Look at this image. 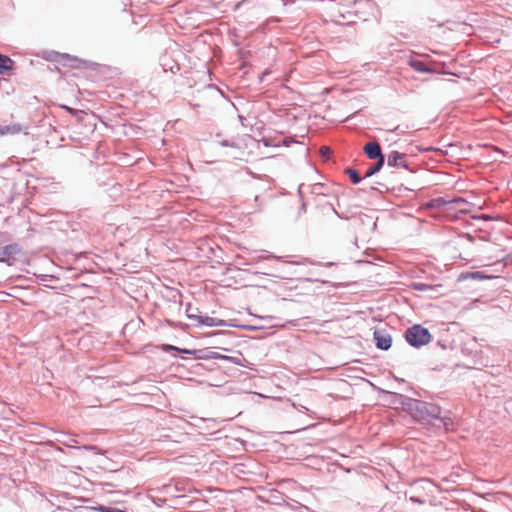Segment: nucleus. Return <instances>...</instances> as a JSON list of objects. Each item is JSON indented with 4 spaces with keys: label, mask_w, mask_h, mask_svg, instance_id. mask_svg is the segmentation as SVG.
<instances>
[{
    "label": "nucleus",
    "mask_w": 512,
    "mask_h": 512,
    "mask_svg": "<svg viewBox=\"0 0 512 512\" xmlns=\"http://www.w3.org/2000/svg\"><path fill=\"white\" fill-rule=\"evenodd\" d=\"M478 218H481V219H484V220H490V219H491V217H490V216H488V215H484V214H483V215H481V216H479Z\"/></svg>",
    "instance_id": "nucleus-28"
},
{
    "label": "nucleus",
    "mask_w": 512,
    "mask_h": 512,
    "mask_svg": "<svg viewBox=\"0 0 512 512\" xmlns=\"http://www.w3.org/2000/svg\"><path fill=\"white\" fill-rule=\"evenodd\" d=\"M376 347L380 350L387 351L392 346V337L385 330H375L373 333Z\"/></svg>",
    "instance_id": "nucleus-3"
},
{
    "label": "nucleus",
    "mask_w": 512,
    "mask_h": 512,
    "mask_svg": "<svg viewBox=\"0 0 512 512\" xmlns=\"http://www.w3.org/2000/svg\"><path fill=\"white\" fill-rule=\"evenodd\" d=\"M219 144L222 147H232V148L238 147V145L234 141H230V140H222L219 142Z\"/></svg>",
    "instance_id": "nucleus-19"
},
{
    "label": "nucleus",
    "mask_w": 512,
    "mask_h": 512,
    "mask_svg": "<svg viewBox=\"0 0 512 512\" xmlns=\"http://www.w3.org/2000/svg\"><path fill=\"white\" fill-rule=\"evenodd\" d=\"M320 152H321V155H322L323 157L328 158V157H329V155H330V153H331V150H330V148H329V147H327V146H323V147H321Z\"/></svg>",
    "instance_id": "nucleus-21"
},
{
    "label": "nucleus",
    "mask_w": 512,
    "mask_h": 512,
    "mask_svg": "<svg viewBox=\"0 0 512 512\" xmlns=\"http://www.w3.org/2000/svg\"><path fill=\"white\" fill-rule=\"evenodd\" d=\"M412 287L414 290H417V291H427V290L432 289V286L425 284V283H420V282L413 283Z\"/></svg>",
    "instance_id": "nucleus-16"
},
{
    "label": "nucleus",
    "mask_w": 512,
    "mask_h": 512,
    "mask_svg": "<svg viewBox=\"0 0 512 512\" xmlns=\"http://www.w3.org/2000/svg\"><path fill=\"white\" fill-rule=\"evenodd\" d=\"M19 253L20 247L18 244L0 246V262L10 264V261L14 260L15 256Z\"/></svg>",
    "instance_id": "nucleus-4"
},
{
    "label": "nucleus",
    "mask_w": 512,
    "mask_h": 512,
    "mask_svg": "<svg viewBox=\"0 0 512 512\" xmlns=\"http://www.w3.org/2000/svg\"><path fill=\"white\" fill-rule=\"evenodd\" d=\"M345 173L350 177L353 184H359L362 180L358 172L353 168H347Z\"/></svg>",
    "instance_id": "nucleus-14"
},
{
    "label": "nucleus",
    "mask_w": 512,
    "mask_h": 512,
    "mask_svg": "<svg viewBox=\"0 0 512 512\" xmlns=\"http://www.w3.org/2000/svg\"><path fill=\"white\" fill-rule=\"evenodd\" d=\"M387 165L390 167L405 168L409 170L406 155L398 151H392L388 154Z\"/></svg>",
    "instance_id": "nucleus-5"
},
{
    "label": "nucleus",
    "mask_w": 512,
    "mask_h": 512,
    "mask_svg": "<svg viewBox=\"0 0 512 512\" xmlns=\"http://www.w3.org/2000/svg\"><path fill=\"white\" fill-rule=\"evenodd\" d=\"M401 398V404L406 407V409L419 420H429V419H437L444 420V416L442 415L443 411L441 407L437 404L425 402L417 399H412L409 397H404L403 395H399Z\"/></svg>",
    "instance_id": "nucleus-1"
},
{
    "label": "nucleus",
    "mask_w": 512,
    "mask_h": 512,
    "mask_svg": "<svg viewBox=\"0 0 512 512\" xmlns=\"http://www.w3.org/2000/svg\"><path fill=\"white\" fill-rule=\"evenodd\" d=\"M509 260H512V253H511V254H509V255H507V257L504 259V261H505V262H507V261H509ZM505 265H506V263H504V264L502 265V268H504V267H505Z\"/></svg>",
    "instance_id": "nucleus-27"
},
{
    "label": "nucleus",
    "mask_w": 512,
    "mask_h": 512,
    "mask_svg": "<svg viewBox=\"0 0 512 512\" xmlns=\"http://www.w3.org/2000/svg\"><path fill=\"white\" fill-rule=\"evenodd\" d=\"M451 202H453V203H466V201L463 198H455Z\"/></svg>",
    "instance_id": "nucleus-22"
},
{
    "label": "nucleus",
    "mask_w": 512,
    "mask_h": 512,
    "mask_svg": "<svg viewBox=\"0 0 512 512\" xmlns=\"http://www.w3.org/2000/svg\"><path fill=\"white\" fill-rule=\"evenodd\" d=\"M207 358H210V359H225V360H228V361L231 360V357L219 354L217 352H211V354L209 356H207Z\"/></svg>",
    "instance_id": "nucleus-17"
},
{
    "label": "nucleus",
    "mask_w": 512,
    "mask_h": 512,
    "mask_svg": "<svg viewBox=\"0 0 512 512\" xmlns=\"http://www.w3.org/2000/svg\"><path fill=\"white\" fill-rule=\"evenodd\" d=\"M305 211H306V203L302 202L301 207L299 209V213H302V212H305Z\"/></svg>",
    "instance_id": "nucleus-25"
},
{
    "label": "nucleus",
    "mask_w": 512,
    "mask_h": 512,
    "mask_svg": "<svg viewBox=\"0 0 512 512\" xmlns=\"http://www.w3.org/2000/svg\"><path fill=\"white\" fill-rule=\"evenodd\" d=\"M364 153L369 159L380 160L381 158H385L382 153L381 146L378 142H368L364 146Z\"/></svg>",
    "instance_id": "nucleus-6"
},
{
    "label": "nucleus",
    "mask_w": 512,
    "mask_h": 512,
    "mask_svg": "<svg viewBox=\"0 0 512 512\" xmlns=\"http://www.w3.org/2000/svg\"><path fill=\"white\" fill-rule=\"evenodd\" d=\"M496 278L495 276L493 275H489V274H486L482 271H473V272H462L459 277H458V280L459 281H464V280H491V279H494Z\"/></svg>",
    "instance_id": "nucleus-7"
},
{
    "label": "nucleus",
    "mask_w": 512,
    "mask_h": 512,
    "mask_svg": "<svg viewBox=\"0 0 512 512\" xmlns=\"http://www.w3.org/2000/svg\"><path fill=\"white\" fill-rule=\"evenodd\" d=\"M163 350L165 352H169V351H177V352H182V353H186V354H194L196 353V351H192V350H189V349H180V348H177L176 346H173V345H170V344H164L163 345Z\"/></svg>",
    "instance_id": "nucleus-15"
},
{
    "label": "nucleus",
    "mask_w": 512,
    "mask_h": 512,
    "mask_svg": "<svg viewBox=\"0 0 512 512\" xmlns=\"http://www.w3.org/2000/svg\"><path fill=\"white\" fill-rule=\"evenodd\" d=\"M97 509L101 512H120L121 511V509H119V508L107 507V506H103V505H100Z\"/></svg>",
    "instance_id": "nucleus-18"
},
{
    "label": "nucleus",
    "mask_w": 512,
    "mask_h": 512,
    "mask_svg": "<svg viewBox=\"0 0 512 512\" xmlns=\"http://www.w3.org/2000/svg\"><path fill=\"white\" fill-rule=\"evenodd\" d=\"M405 339L410 346L420 348L428 344L432 336L427 328L419 324L412 325L405 331Z\"/></svg>",
    "instance_id": "nucleus-2"
},
{
    "label": "nucleus",
    "mask_w": 512,
    "mask_h": 512,
    "mask_svg": "<svg viewBox=\"0 0 512 512\" xmlns=\"http://www.w3.org/2000/svg\"><path fill=\"white\" fill-rule=\"evenodd\" d=\"M271 20H272V21H276V22H277V21H279V19H278V18H272Z\"/></svg>",
    "instance_id": "nucleus-31"
},
{
    "label": "nucleus",
    "mask_w": 512,
    "mask_h": 512,
    "mask_svg": "<svg viewBox=\"0 0 512 512\" xmlns=\"http://www.w3.org/2000/svg\"><path fill=\"white\" fill-rule=\"evenodd\" d=\"M302 188H303V184L298 187V193L300 196L302 195Z\"/></svg>",
    "instance_id": "nucleus-30"
},
{
    "label": "nucleus",
    "mask_w": 512,
    "mask_h": 512,
    "mask_svg": "<svg viewBox=\"0 0 512 512\" xmlns=\"http://www.w3.org/2000/svg\"><path fill=\"white\" fill-rule=\"evenodd\" d=\"M331 209L336 216L339 218H344L333 206H331Z\"/></svg>",
    "instance_id": "nucleus-26"
},
{
    "label": "nucleus",
    "mask_w": 512,
    "mask_h": 512,
    "mask_svg": "<svg viewBox=\"0 0 512 512\" xmlns=\"http://www.w3.org/2000/svg\"><path fill=\"white\" fill-rule=\"evenodd\" d=\"M187 317L191 320H197L198 315H195L194 313H188Z\"/></svg>",
    "instance_id": "nucleus-23"
},
{
    "label": "nucleus",
    "mask_w": 512,
    "mask_h": 512,
    "mask_svg": "<svg viewBox=\"0 0 512 512\" xmlns=\"http://www.w3.org/2000/svg\"><path fill=\"white\" fill-rule=\"evenodd\" d=\"M384 163H385V158H381L380 160H376V162L373 163L368 168V170L364 174L363 178H369V177L375 175L376 173H378L381 170V168L383 167Z\"/></svg>",
    "instance_id": "nucleus-12"
},
{
    "label": "nucleus",
    "mask_w": 512,
    "mask_h": 512,
    "mask_svg": "<svg viewBox=\"0 0 512 512\" xmlns=\"http://www.w3.org/2000/svg\"><path fill=\"white\" fill-rule=\"evenodd\" d=\"M410 67L421 73H431L433 70L427 66L426 63L417 59H411L409 61Z\"/></svg>",
    "instance_id": "nucleus-11"
},
{
    "label": "nucleus",
    "mask_w": 512,
    "mask_h": 512,
    "mask_svg": "<svg viewBox=\"0 0 512 512\" xmlns=\"http://www.w3.org/2000/svg\"><path fill=\"white\" fill-rule=\"evenodd\" d=\"M197 321L199 324L207 326V327L230 326V324H228L227 321L219 319V318L210 317V316L197 317Z\"/></svg>",
    "instance_id": "nucleus-8"
},
{
    "label": "nucleus",
    "mask_w": 512,
    "mask_h": 512,
    "mask_svg": "<svg viewBox=\"0 0 512 512\" xmlns=\"http://www.w3.org/2000/svg\"><path fill=\"white\" fill-rule=\"evenodd\" d=\"M23 130L21 124L0 125V137L5 135L18 134Z\"/></svg>",
    "instance_id": "nucleus-10"
},
{
    "label": "nucleus",
    "mask_w": 512,
    "mask_h": 512,
    "mask_svg": "<svg viewBox=\"0 0 512 512\" xmlns=\"http://www.w3.org/2000/svg\"><path fill=\"white\" fill-rule=\"evenodd\" d=\"M13 61L6 55L0 53V74H5L7 71L12 70Z\"/></svg>",
    "instance_id": "nucleus-13"
},
{
    "label": "nucleus",
    "mask_w": 512,
    "mask_h": 512,
    "mask_svg": "<svg viewBox=\"0 0 512 512\" xmlns=\"http://www.w3.org/2000/svg\"><path fill=\"white\" fill-rule=\"evenodd\" d=\"M446 201L442 198H436V199H433L431 200L430 202V206L431 207H440L442 204H445Z\"/></svg>",
    "instance_id": "nucleus-20"
},
{
    "label": "nucleus",
    "mask_w": 512,
    "mask_h": 512,
    "mask_svg": "<svg viewBox=\"0 0 512 512\" xmlns=\"http://www.w3.org/2000/svg\"><path fill=\"white\" fill-rule=\"evenodd\" d=\"M338 14V16L335 15L334 21L340 25L354 23L358 18L357 13L353 11L342 12L339 10Z\"/></svg>",
    "instance_id": "nucleus-9"
},
{
    "label": "nucleus",
    "mask_w": 512,
    "mask_h": 512,
    "mask_svg": "<svg viewBox=\"0 0 512 512\" xmlns=\"http://www.w3.org/2000/svg\"><path fill=\"white\" fill-rule=\"evenodd\" d=\"M81 448L86 449V450H94V449H96V447L93 446V445H84Z\"/></svg>",
    "instance_id": "nucleus-24"
},
{
    "label": "nucleus",
    "mask_w": 512,
    "mask_h": 512,
    "mask_svg": "<svg viewBox=\"0 0 512 512\" xmlns=\"http://www.w3.org/2000/svg\"><path fill=\"white\" fill-rule=\"evenodd\" d=\"M267 257H268V258H275V259H278V260H282V259H283V257H277V256H275V255H273V254H270V255H268Z\"/></svg>",
    "instance_id": "nucleus-29"
}]
</instances>
